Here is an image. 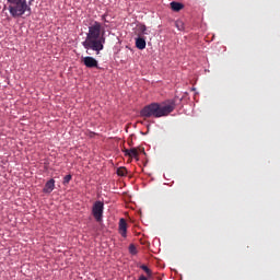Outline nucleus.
Returning <instances> with one entry per match:
<instances>
[{"instance_id":"nucleus-10","label":"nucleus","mask_w":280,"mask_h":280,"mask_svg":"<svg viewBox=\"0 0 280 280\" xmlns=\"http://www.w3.org/2000/svg\"><path fill=\"white\" fill-rule=\"evenodd\" d=\"M183 8H185V5H183V3L180 2H171V9L173 10V12H180Z\"/></svg>"},{"instance_id":"nucleus-6","label":"nucleus","mask_w":280,"mask_h":280,"mask_svg":"<svg viewBox=\"0 0 280 280\" xmlns=\"http://www.w3.org/2000/svg\"><path fill=\"white\" fill-rule=\"evenodd\" d=\"M139 153L145 154V149L141 147L131 148L129 152V159H136V161H139Z\"/></svg>"},{"instance_id":"nucleus-14","label":"nucleus","mask_w":280,"mask_h":280,"mask_svg":"<svg viewBox=\"0 0 280 280\" xmlns=\"http://www.w3.org/2000/svg\"><path fill=\"white\" fill-rule=\"evenodd\" d=\"M129 253L131 255H137V246H135V244L129 245Z\"/></svg>"},{"instance_id":"nucleus-12","label":"nucleus","mask_w":280,"mask_h":280,"mask_svg":"<svg viewBox=\"0 0 280 280\" xmlns=\"http://www.w3.org/2000/svg\"><path fill=\"white\" fill-rule=\"evenodd\" d=\"M175 27H177V30H179V32H183V30H185V23H183V21L177 20L175 22Z\"/></svg>"},{"instance_id":"nucleus-16","label":"nucleus","mask_w":280,"mask_h":280,"mask_svg":"<svg viewBox=\"0 0 280 280\" xmlns=\"http://www.w3.org/2000/svg\"><path fill=\"white\" fill-rule=\"evenodd\" d=\"M71 178H72L71 175H66L63 178V185H69V183H71Z\"/></svg>"},{"instance_id":"nucleus-13","label":"nucleus","mask_w":280,"mask_h":280,"mask_svg":"<svg viewBox=\"0 0 280 280\" xmlns=\"http://www.w3.org/2000/svg\"><path fill=\"white\" fill-rule=\"evenodd\" d=\"M140 268H141V270H143V271L147 273V276H148L149 278L152 277V270H151L150 268H148V266L141 265Z\"/></svg>"},{"instance_id":"nucleus-2","label":"nucleus","mask_w":280,"mask_h":280,"mask_svg":"<svg viewBox=\"0 0 280 280\" xmlns=\"http://www.w3.org/2000/svg\"><path fill=\"white\" fill-rule=\"evenodd\" d=\"M175 109L176 101L174 100H167L162 103H151L140 110V117H154L155 119H159L161 117H167V115L174 113Z\"/></svg>"},{"instance_id":"nucleus-18","label":"nucleus","mask_w":280,"mask_h":280,"mask_svg":"<svg viewBox=\"0 0 280 280\" xmlns=\"http://www.w3.org/2000/svg\"><path fill=\"white\" fill-rule=\"evenodd\" d=\"M138 280H148V277L141 275Z\"/></svg>"},{"instance_id":"nucleus-1","label":"nucleus","mask_w":280,"mask_h":280,"mask_svg":"<svg viewBox=\"0 0 280 280\" xmlns=\"http://www.w3.org/2000/svg\"><path fill=\"white\" fill-rule=\"evenodd\" d=\"M104 34H106V32L100 22H94L89 26L85 40L82 42V46L86 49V54H91L89 52V49L95 51L96 55H100V51L104 50V45H106V37Z\"/></svg>"},{"instance_id":"nucleus-5","label":"nucleus","mask_w":280,"mask_h":280,"mask_svg":"<svg viewBox=\"0 0 280 280\" xmlns=\"http://www.w3.org/2000/svg\"><path fill=\"white\" fill-rule=\"evenodd\" d=\"M81 62L88 68V69H98L100 65L97 60L91 56L82 57Z\"/></svg>"},{"instance_id":"nucleus-3","label":"nucleus","mask_w":280,"mask_h":280,"mask_svg":"<svg viewBox=\"0 0 280 280\" xmlns=\"http://www.w3.org/2000/svg\"><path fill=\"white\" fill-rule=\"evenodd\" d=\"M9 4V12L13 19H19V16H23L25 12L28 14L32 13V8L27 5V0H7Z\"/></svg>"},{"instance_id":"nucleus-19","label":"nucleus","mask_w":280,"mask_h":280,"mask_svg":"<svg viewBox=\"0 0 280 280\" xmlns=\"http://www.w3.org/2000/svg\"><path fill=\"white\" fill-rule=\"evenodd\" d=\"M32 3H34V0H28V8H30V5H32Z\"/></svg>"},{"instance_id":"nucleus-11","label":"nucleus","mask_w":280,"mask_h":280,"mask_svg":"<svg viewBox=\"0 0 280 280\" xmlns=\"http://www.w3.org/2000/svg\"><path fill=\"white\" fill-rule=\"evenodd\" d=\"M128 174V170L124 166L117 168L118 176H126Z\"/></svg>"},{"instance_id":"nucleus-4","label":"nucleus","mask_w":280,"mask_h":280,"mask_svg":"<svg viewBox=\"0 0 280 280\" xmlns=\"http://www.w3.org/2000/svg\"><path fill=\"white\" fill-rule=\"evenodd\" d=\"M92 215L96 220V222H102V218H104V202H94L92 207Z\"/></svg>"},{"instance_id":"nucleus-8","label":"nucleus","mask_w":280,"mask_h":280,"mask_svg":"<svg viewBox=\"0 0 280 280\" xmlns=\"http://www.w3.org/2000/svg\"><path fill=\"white\" fill-rule=\"evenodd\" d=\"M55 188H56V180L50 179L45 184L43 191L44 194H51Z\"/></svg>"},{"instance_id":"nucleus-7","label":"nucleus","mask_w":280,"mask_h":280,"mask_svg":"<svg viewBox=\"0 0 280 280\" xmlns=\"http://www.w3.org/2000/svg\"><path fill=\"white\" fill-rule=\"evenodd\" d=\"M119 233L121 237H127L128 233V223L126 222V219H120L119 220Z\"/></svg>"},{"instance_id":"nucleus-15","label":"nucleus","mask_w":280,"mask_h":280,"mask_svg":"<svg viewBox=\"0 0 280 280\" xmlns=\"http://www.w3.org/2000/svg\"><path fill=\"white\" fill-rule=\"evenodd\" d=\"M139 32L141 34H148V27L145 26V24L139 26Z\"/></svg>"},{"instance_id":"nucleus-9","label":"nucleus","mask_w":280,"mask_h":280,"mask_svg":"<svg viewBox=\"0 0 280 280\" xmlns=\"http://www.w3.org/2000/svg\"><path fill=\"white\" fill-rule=\"evenodd\" d=\"M136 47L137 49H145V38L143 37L136 38Z\"/></svg>"},{"instance_id":"nucleus-17","label":"nucleus","mask_w":280,"mask_h":280,"mask_svg":"<svg viewBox=\"0 0 280 280\" xmlns=\"http://www.w3.org/2000/svg\"><path fill=\"white\" fill-rule=\"evenodd\" d=\"M124 154H125V156H129L130 158V149H125L124 150Z\"/></svg>"}]
</instances>
